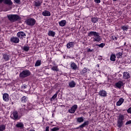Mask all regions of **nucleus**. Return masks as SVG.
<instances>
[{"label": "nucleus", "mask_w": 131, "mask_h": 131, "mask_svg": "<svg viewBox=\"0 0 131 131\" xmlns=\"http://www.w3.org/2000/svg\"><path fill=\"white\" fill-rule=\"evenodd\" d=\"M3 100L5 102L9 101V94L8 93H4L3 96Z\"/></svg>", "instance_id": "a211bd4d"}, {"label": "nucleus", "mask_w": 131, "mask_h": 131, "mask_svg": "<svg viewBox=\"0 0 131 131\" xmlns=\"http://www.w3.org/2000/svg\"><path fill=\"white\" fill-rule=\"evenodd\" d=\"M16 126L19 128H23V127H24V124L22 122H19L16 124Z\"/></svg>", "instance_id": "393cba45"}, {"label": "nucleus", "mask_w": 131, "mask_h": 131, "mask_svg": "<svg viewBox=\"0 0 131 131\" xmlns=\"http://www.w3.org/2000/svg\"><path fill=\"white\" fill-rule=\"evenodd\" d=\"M41 65V60H37L35 63V66H40Z\"/></svg>", "instance_id": "2f4dec72"}, {"label": "nucleus", "mask_w": 131, "mask_h": 131, "mask_svg": "<svg viewBox=\"0 0 131 131\" xmlns=\"http://www.w3.org/2000/svg\"><path fill=\"white\" fill-rule=\"evenodd\" d=\"M94 2L96 4H100V3H101V0H94Z\"/></svg>", "instance_id": "37998d69"}, {"label": "nucleus", "mask_w": 131, "mask_h": 131, "mask_svg": "<svg viewBox=\"0 0 131 131\" xmlns=\"http://www.w3.org/2000/svg\"><path fill=\"white\" fill-rule=\"evenodd\" d=\"M46 131H49V126H47V127H46Z\"/></svg>", "instance_id": "3c124183"}, {"label": "nucleus", "mask_w": 131, "mask_h": 131, "mask_svg": "<svg viewBox=\"0 0 131 131\" xmlns=\"http://www.w3.org/2000/svg\"><path fill=\"white\" fill-rule=\"evenodd\" d=\"M123 77L124 79H128L130 78V74L129 73L124 72L123 74Z\"/></svg>", "instance_id": "4468645a"}, {"label": "nucleus", "mask_w": 131, "mask_h": 131, "mask_svg": "<svg viewBox=\"0 0 131 131\" xmlns=\"http://www.w3.org/2000/svg\"><path fill=\"white\" fill-rule=\"evenodd\" d=\"M30 71L29 70L23 71L20 73L19 77H20V78H25V77L29 76V75H30Z\"/></svg>", "instance_id": "39448f33"}, {"label": "nucleus", "mask_w": 131, "mask_h": 131, "mask_svg": "<svg viewBox=\"0 0 131 131\" xmlns=\"http://www.w3.org/2000/svg\"><path fill=\"white\" fill-rule=\"evenodd\" d=\"M97 21H99V18L98 17H92L91 21L92 23H97Z\"/></svg>", "instance_id": "a878e982"}, {"label": "nucleus", "mask_w": 131, "mask_h": 131, "mask_svg": "<svg viewBox=\"0 0 131 131\" xmlns=\"http://www.w3.org/2000/svg\"><path fill=\"white\" fill-rule=\"evenodd\" d=\"M10 41L11 42H13L14 43H19L20 39H19L18 37L13 36L10 38Z\"/></svg>", "instance_id": "6e6552de"}, {"label": "nucleus", "mask_w": 131, "mask_h": 131, "mask_svg": "<svg viewBox=\"0 0 131 131\" xmlns=\"http://www.w3.org/2000/svg\"><path fill=\"white\" fill-rule=\"evenodd\" d=\"M5 5H8V6H12L13 5V2L11 0H4Z\"/></svg>", "instance_id": "4be33fe9"}, {"label": "nucleus", "mask_w": 131, "mask_h": 131, "mask_svg": "<svg viewBox=\"0 0 131 131\" xmlns=\"http://www.w3.org/2000/svg\"><path fill=\"white\" fill-rule=\"evenodd\" d=\"M27 109L24 108L20 109V113L21 114H25V113H27Z\"/></svg>", "instance_id": "c85d7f7f"}, {"label": "nucleus", "mask_w": 131, "mask_h": 131, "mask_svg": "<svg viewBox=\"0 0 131 131\" xmlns=\"http://www.w3.org/2000/svg\"><path fill=\"white\" fill-rule=\"evenodd\" d=\"M56 35V32L53 31H49L48 32L49 36H52V37H55V35Z\"/></svg>", "instance_id": "5701e85b"}, {"label": "nucleus", "mask_w": 131, "mask_h": 131, "mask_svg": "<svg viewBox=\"0 0 131 131\" xmlns=\"http://www.w3.org/2000/svg\"><path fill=\"white\" fill-rule=\"evenodd\" d=\"M29 49H30V48H29V46H24L23 50V51H25V52H28Z\"/></svg>", "instance_id": "72a5a7b5"}, {"label": "nucleus", "mask_w": 131, "mask_h": 131, "mask_svg": "<svg viewBox=\"0 0 131 131\" xmlns=\"http://www.w3.org/2000/svg\"><path fill=\"white\" fill-rule=\"evenodd\" d=\"M52 131H57V130H59V128L57 127H55L54 128H53L52 129H51Z\"/></svg>", "instance_id": "ea45409f"}, {"label": "nucleus", "mask_w": 131, "mask_h": 131, "mask_svg": "<svg viewBox=\"0 0 131 131\" xmlns=\"http://www.w3.org/2000/svg\"><path fill=\"white\" fill-rule=\"evenodd\" d=\"M0 75H1V73H0Z\"/></svg>", "instance_id": "6e6d98bb"}, {"label": "nucleus", "mask_w": 131, "mask_h": 131, "mask_svg": "<svg viewBox=\"0 0 131 131\" xmlns=\"http://www.w3.org/2000/svg\"><path fill=\"white\" fill-rule=\"evenodd\" d=\"M42 15L45 17H49L51 16V12L48 10H45L42 12Z\"/></svg>", "instance_id": "dca6fc26"}, {"label": "nucleus", "mask_w": 131, "mask_h": 131, "mask_svg": "<svg viewBox=\"0 0 131 131\" xmlns=\"http://www.w3.org/2000/svg\"><path fill=\"white\" fill-rule=\"evenodd\" d=\"M86 125H89V121L84 122L79 127H76V129H81V128H83V127H85Z\"/></svg>", "instance_id": "9d476101"}, {"label": "nucleus", "mask_w": 131, "mask_h": 131, "mask_svg": "<svg viewBox=\"0 0 131 131\" xmlns=\"http://www.w3.org/2000/svg\"><path fill=\"white\" fill-rule=\"evenodd\" d=\"M93 51H94V49H91L90 48H89L88 50H87V52H90V53H92V52H93Z\"/></svg>", "instance_id": "a18cd8bd"}, {"label": "nucleus", "mask_w": 131, "mask_h": 131, "mask_svg": "<svg viewBox=\"0 0 131 131\" xmlns=\"http://www.w3.org/2000/svg\"><path fill=\"white\" fill-rule=\"evenodd\" d=\"M98 59L99 60H102L103 59V58H102V56H98Z\"/></svg>", "instance_id": "de8ad7c7"}, {"label": "nucleus", "mask_w": 131, "mask_h": 131, "mask_svg": "<svg viewBox=\"0 0 131 131\" xmlns=\"http://www.w3.org/2000/svg\"><path fill=\"white\" fill-rule=\"evenodd\" d=\"M77 122L79 123H81V122H83L84 120V118L83 117H80L76 118Z\"/></svg>", "instance_id": "412c9836"}, {"label": "nucleus", "mask_w": 131, "mask_h": 131, "mask_svg": "<svg viewBox=\"0 0 131 131\" xmlns=\"http://www.w3.org/2000/svg\"><path fill=\"white\" fill-rule=\"evenodd\" d=\"M127 113H129L131 114V107H129L127 110Z\"/></svg>", "instance_id": "c03bdc74"}, {"label": "nucleus", "mask_w": 131, "mask_h": 131, "mask_svg": "<svg viewBox=\"0 0 131 131\" xmlns=\"http://www.w3.org/2000/svg\"><path fill=\"white\" fill-rule=\"evenodd\" d=\"M77 107H78L77 105L76 104L74 105L71 107V108L69 110V113H72V114L75 113V111H76V110H77Z\"/></svg>", "instance_id": "1a4fd4ad"}, {"label": "nucleus", "mask_w": 131, "mask_h": 131, "mask_svg": "<svg viewBox=\"0 0 131 131\" xmlns=\"http://www.w3.org/2000/svg\"><path fill=\"white\" fill-rule=\"evenodd\" d=\"M71 69H73V70H76L77 69V66H71Z\"/></svg>", "instance_id": "a19ab883"}, {"label": "nucleus", "mask_w": 131, "mask_h": 131, "mask_svg": "<svg viewBox=\"0 0 131 131\" xmlns=\"http://www.w3.org/2000/svg\"><path fill=\"white\" fill-rule=\"evenodd\" d=\"M88 71H90V69H88V68H84L81 72V74H84V73H86V72H88Z\"/></svg>", "instance_id": "c756f323"}, {"label": "nucleus", "mask_w": 131, "mask_h": 131, "mask_svg": "<svg viewBox=\"0 0 131 131\" xmlns=\"http://www.w3.org/2000/svg\"><path fill=\"white\" fill-rule=\"evenodd\" d=\"M124 102V99L122 98H120L118 101L117 102L116 105L117 106H121L122 105V103Z\"/></svg>", "instance_id": "6ab92c4d"}, {"label": "nucleus", "mask_w": 131, "mask_h": 131, "mask_svg": "<svg viewBox=\"0 0 131 131\" xmlns=\"http://www.w3.org/2000/svg\"><path fill=\"white\" fill-rule=\"evenodd\" d=\"M75 45V43L74 42H70L67 44V49H73Z\"/></svg>", "instance_id": "9b49d317"}, {"label": "nucleus", "mask_w": 131, "mask_h": 131, "mask_svg": "<svg viewBox=\"0 0 131 131\" xmlns=\"http://www.w3.org/2000/svg\"><path fill=\"white\" fill-rule=\"evenodd\" d=\"M27 97L24 96L21 98V103H26V101H27Z\"/></svg>", "instance_id": "cd10ccee"}, {"label": "nucleus", "mask_w": 131, "mask_h": 131, "mask_svg": "<svg viewBox=\"0 0 131 131\" xmlns=\"http://www.w3.org/2000/svg\"><path fill=\"white\" fill-rule=\"evenodd\" d=\"M99 95L100 97H106L107 96V92L105 90H100L99 92Z\"/></svg>", "instance_id": "ddd939ff"}, {"label": "nucleus", "mask_w": 131, "mask_h": 131, "mask_svg": "<svg viewBox=\"0 0 131 131\" xmlns=\"http://www.w3.org/2000/svg\"><path fill=\"white\" fill-rule=\"evenodd\" d=\"M30 131H35V130H34V129H32V130H30Z\"/></svg>", "instance_id": "864d4df0"}, {"label": "nucleus", "mask_w": 131, "mask_h": 131, "mask_svg": "<svg viewBox=\"0 0 131 131\" xmlns=\"http://www.w3.org/2000/svg\"><path fill=\"white\" fill-rule=\"evenodd\" d=\"M115 86L118 89H121V87L123 86V82L119 81L115 83Z\"/></svg>", "instance_id": "f8f14e48"}, {"label": "nucleus", "mask_w": 131, "mask_h": 131, "mask_svg": "<svg viewBox=\"0 0 131 131\" xmlns=\"http://www.w3.org/2000/svg\"><path fill=\"white\" fill-rule=\"evenodd\" d=\"M17 36L18 38L20 39H23V38H25V36H26V34L24 33L23 31L18 32L17 33Z\"/></svg>", "instance_id": "0eeeda50"}, {"label": "nucleus", "mask_w": 131, "mask_h": 131, "mask_svg": "<svg viewBox=\"0 0 131 131\" xmlns=\"http://www.w3.org/2000/svg\"><path fill=\"white\" fill-rule=\"evenodd\" d=\"M94 36L93 37V41L94 42H100L102 39L101 38V36H100V33L95 32V31H91L88 33V36Z\"/></svg>", "instance_id": "f257e3e1"}, {"label": "nucleus", "mask_w": 131, "mask_h": 131, "mask_svg": "<svg viewBox=\"0 0 131 131\" xmlns=\"http://www.w3.org/2000/svg\"><path fill=\"white\" fill-rule=\"evenodd\" d=\"M41 5V3H40L39 1H37L35 2L34 5L35 7H40V6Z\"/></svg>", "instance_id": "c9c22d12"}, {"label": "nucleus", "mask_w": 131, "mask_h": 131, "mask_svg": "<svg viewBox=\"0 0 131 131\" xmlns=\"http://www.w3.org/2000/svg\"><path fill=\"white\" fill-rule=\"evenodd\" d=\"M14 2L16 3V4H20V0H14Z\"/></svg>", "instance_id": "49530a36"}, {"label": "nucleus", "mask_w": 131, "mask_h": 131, "mask_svg": "<svg viewBox=\"0 0 131 131\" xmlns=\"http://www.w3.org/2000/svg\"><path fill=\"white\" fill-rule=\"evenodd\" d=\"M7 18L10 22H16L18 20H20L21 17L17 14L7 15Z\"/></svg>", "instance_id": "f03ea898"}, {"label": "nucleus", "mask_w": 131, "mask_h": 131, "mask_svg": "<svg viewBox=\"0 0 131 131\" xmlns=\"http://www.w3.org/2000/svg\"><path fill=\"white\" fill-rule=\"evenodd\" d=\"M123 120H124V116L123 115H119L117 121L118 127H121L123 125Z\"/></svg>", "instance_id": "20e7f679"}, {"label": "nucleus", "mask_w": 131, "mask_h": 131, "mask_svg": "<svg viewBox=\"0 0 131 131\" xmlns=\"http://www.w3.org/2000/svg\"><path fill=\"white\" fill-rule=\"evenodd\" d=\"M11 117L14 120H19V115L18 114V112H17V111H14L11 114Z\"/></svg>", "instance_id": "423d86ee"}, {"label": "nucleus", "mask_w": 131, "mask_h": 131, "mask_svg": "<svg viewBox=\"0 0 131 131\" xmlns=\"http://www.w3.org/2000/svg\"><path fill=\"white\" fill-rule=\"evenodd\" d=\"M69 85L70 88H75V85H76V83L74 81H71L69 82Z\"/></svg>", "instance_id": "b1692460"}, {"label": "nucleus", "mask_w": 131, "mask_h": 131, "mask_svg": "<svg viewBox=\"0 0 131 131\" xmlns=\"http://www.w3.org/2000/svg\"><path fill=\"white\" fill-rule=\"evenodd\" d=\"M118 38L115 35L112 36V39L113 40H114V41H116V40H117Z\"/></svg>", "instance_id": "58836bf2"}, {"label": "nucleus", "mask_w": 131, "mask_h": 131, "mask_svg": "<svg viewBox=\"0 0 131 131\" xmlns=\"http://www.w3.org/2000/svg\"><path fill=\"white\" fill-rule=\"evenodd\" d=\"M115 59H116V55H115V54H111L110 57L111 61H113V62H114V61H115Z\"/></svg>", "instance_id": "bb28decb"}, {"label": "nucleus", "mask_w": 131, "mask_h": 131, "mask_svg": "<svg viewBox=\"0 0 131 131\" xmlns=\"http://www.w3.org/2000/svg\"><path fill=\"white\" fill-rule=\"evenodd\" d=\"M26 86H23V89H24V90H25V89H26Z\"/></svg>", "instance_id": "603ef678"}, {"label": "nucleus", "mask_w": 131, "mask_h": 131, "mask_svg": "<svg viewBox=\"0 0 131 131\" xmlns=\"http://www.w3.org/2000/svg\"><path fill=\"white\" fill-rule=\"evenodd\" d=\"M128 124H131V120L127 121L125 123V125H128Z\"/></svg>", "instance_id": "79ce46f5"}, {"label": "nucleus", "mask_w": 131, "mask_h": 131, "mask_svg": "<svg viewBox=\"0 0 131 131\" xmlns=\"http://www.w3.org/2000/svg\"><path fill=\"white\" fill-rule=\"evenodd\" d=\"M71 66H76V64H75V63H72L71 64Z\"/></svg>", "instance_id": "09e8293b"}, {"label": "nucleus", "mask_w": 131, "mask_h": 131, "mask_svg": "<svg viewBox=\"0 0 131 131\" xmlns=\"http://www.w3.org/2000/svg\"><path fill=\"white\" fill-rule=\"evenodd\" d=\"M52 70L53 71H59V69H58V67L57 66H54L51 68Z\"/></svg>", "instance_id": "f704fd0d"}, {"label": "nucleus", "mask_w": 131, "mask_h": 131, "mask_svg": "<svg viewBox=\"0 0 131 131\" xmlns=\"http://www.w3.org/2000/svg\"><path fill=\"white\" fill-rule=\"evenodd\" d=\"M10 58H11V56L9 54L7 53L3 54V58L5 61H9L10 60Z\"/></svg>", "instance_id": "f3484780"}, {"label": "nucleus", "mask_w": 131, "mask_h": 131, "mask_svg": "<svg viewBox=\"0 0 131 131\" xmlns=\"http://www.w3.org/2000/svg\"><path fill=\"white\" fill-rule=\"evenodd\" d=\"M6 129V125L2 124L0 125V131H4Z\"/></svg>", "instance_id": "7c9ffc66"}, {"label": "nucleus", "mask_w": 131, "mask_h": 131, "mask_svg": "<svg viewBox=\"0 0 131 131\" xmlns=\"http://www.w3.org/2000/svg\"><path fill=\"white\" fill-rule=\"evenodd\" d=\"M57 96H58V92H56L51 98V100L53 101V100H55L56 98H57Z\"/></svg>", "instance_id": "e433bc0d"}, {"label": "nucleus", "mask_w": 131, "mask_h": 131, "mask_svg": "<svg viewBox=\"0 0 131 131\" xmlns=\"http://www.w3.org/2000/svg\"><path fill=\"white\" fill-rule=\"evenodd\" d=\"M116 56L117 58H121V57H122V53L121 52H118Z\"/></svg>", "instance_id": "4c0bfd02"}, {"label": "nucleus", "mask_w": 131, "mask_h": 131, "mask_svg": "<svg viewBox=\"0 0 131 131\" xmlns=\"http://www.w3.org/2000/svg\"><path fill=\"white\" fill-rule=\"evenodd\" d=\"M114 2H116L117 0H113Z\"/></svg>", "instance_id": "5fc2aeb1"}, {"label": "nucleus", "mask_w": 131, "mask_h": 131, "mask_svg": "<svg viewBox=\"0 0 131 131\" xmlns=\"http://www.w3.org/2000/svg\"><path fill=\"white\" fill-rule=\"evenodd\" d=\"M95 46L96 47H99V48H104V47H105V43H101L100 45L96 44Z\"/></svg>", "instance_id": "473e14b6"}, {"label": "nucleus", "mask_w": 131, "mask_h": 131, "mask_svg": "<svg viewBox=\"0 0 131 131\" xmlns=\"http://www.w3.org/2000/svg\"><path fill=\"white\" fill-rule=\"evenodd\" d=\"M25 23L28 26H34L35 23H36V20L33 18H29L26 19Z\"/></svg>", "instance_id": "7ed1b4c3"}, {"label": "nucleus", "mask_w": 131, "mask_h": 131, "mask_svg": "<svg viewBox=\"0 0 131 131\" xmlns=\"http://www.w3.org/2000/svg\"><path fill=\"white\" fill-rule=\"evenodd\" d=\"M5 0H0V4H3V3H4Z\"/></svg>", "instance_id": "8fccbe9b"}, {"label": "nucleus", "mask_w": 131, "mask_h": 131, "mask_svg": "<svg viewBox=\"0 0 131 131\" xmlns=\"http://www.w3.org/2000/svg\"><path fill=\"white\" fill-rule=\"evenodd\" d=\"M66 23H67L66 20H62L61 21L58 23V24L59 26H61V27H64V26L66 25Z\"/></svg>", "instance_id": "aec40b11"}, {"label": "nucleus", "mask_w": 131, "mask_h": 131, "mask_svg": "<svg viewBox=\"0 0 131 131\" xmlns=\"http://www.w3.org/2000/svg\"><path fill=\"white\" fill-rule=\"evenodd\" d=\"M121 28L122 29L123 31L125 33V32L127 31L129 29V26H128V25L122 26L121 27Z\"/></svg>", "instance_id": "2eb2a0df"}]
</instances>
